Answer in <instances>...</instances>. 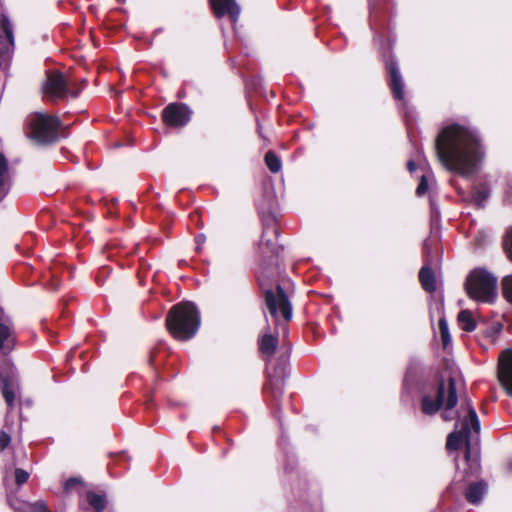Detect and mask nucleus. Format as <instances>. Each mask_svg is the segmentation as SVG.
<instances>
[{
	"instance_id": "obj_1",
	"label": "nucleus",
	"mask_w": 512,
	"mask_h": 512,
	"mask_svg": "<svg viewBox=\"0 0 512 512\" xmlns=\"http://www.w3.org/2000/svg\"><path fill=\"white\" fill-rule=\"evenodd\" d=\"M440 162L450 171L470 177L480 167L485 156L478 130L457 122L444 126L435 140Z\"/></svg>"
},
{
	"instance_id": "obj_2",
	"label": "nucleus",
	"mask_w": 512,
	"mask_h": 512,
	"mask_svg": "<svg viewBox=\"0 0 512 512\" xmlns=\"http://www.w3.org/2000/svg\"><path fill=\"white\" fill-rule=\"evenodd\" d=\"M458 402V396L455 386V380L452 376L448 377V383L445 384L441 379L429 391L423 393L421 398V411L425 415L436 414L441 407L443 411L441 417L444 421H451L455 418L461 419V414L454 408Z\"/></svg>"
},
{
	"instance_id": "obj_3",
	"label": "nucleus",
	"mask_w": 512,
	"mask_h": 512,
	"mask_svg": "<svg viewBox=\"0 0 512 512\" xmlns=\"http://www.w3.org/2000/svg\"><path fill=\"white\" fill-rule=\"evenodd\" d=\"M200 323V313L192 302H181L174 305L166 317L168 331L180 341L193 338Z\"/></svg>"
},
{
	"instance_id": "obj_4",
	"label": "nucleus",
	"mask_w": 512,
	"mask_h": 512,
	"mask_svg": "<svg viewBox=\"0 0 512 512\" xmlns=\"http://www.w3.org/2000/svg\"><path fill=\"white\" fill-rule=\"evenodd\" d=\"M467 295L481 303H493L497 297V278L484 268H475L465 281Z\"/></svg>"
},
{
	"instance_id": "obj_5",
	"label": "nucleus",
	"mask_w": 512,
	"mask_h": 512,
	"mask_svg": "<svg viewBox=\"0 0 512 512\" xmlns=\"http://www.w3.org/2000/svg\"><path fill=\"white\" fill-rule=\"evenodd\" d=\"M466 407L467 415L461 419V427L458 431L452 432L447 438L446 446L449 450H457L462 442L466 441L465 459L469 461L471 455L470 437L472 432L478 433L480 430V422L477 413L469 400L462 404Z\"/></svg>"
},
{
	"instance_id": "obj_6",
	"label": "nucleus",
	"mask_w": 512,
	"mask_h": 512,
	"mask_svg": "<svg viewBox=\"0 0 512 512\" xmlns=\"http://www.w3.org/2000/svg\"><path fill=\"white\" fill-rule=\"evenodd\" d=\"M28 136L38 143H50L57 139L60 120L53 115L34 113L27 119Z\"/></svg>"
},
{
	"instance_id": "obj_7",
	"label": "nucleus",
	"mask_w": 512,
	"mask_h": 512,
	"mask_svg": "<svg viewBox=\"0 0 512 512\" xmlns=\"http://www.w3.org/2000/svg\"><path fill=\"white\" fill-rule=\"evenodd\" d=\"M258 283L264 291L265 303L271 316L277 318L280 312L284 320L289 321L292 318V306L283 288L280 285H277L276 290L267 287L263 274L258 276Z\"/></svg>"
},
{
	"instance_id": "obj_8",
	"label": "nucleus",
	"mask_w": 512,
	"mask_h": 512,
	"mask_svg": "<svg viewBox=\"0 0 512 512\" xmlns=\"http://www.w3.org/2000/svg\"><path fill=\"white\" fill-rule=\"evenodd\" d=\"M81 89L75 88L74 84L58 71L48 73L43 85L44 94L53 99H63L69 96L75 98Z\"/></svg>"
},
{
	"instance_id": "obj_9",
	"label": "nucleus",
	"mask_w": 512,
	"mask_h": 512,
	"mask_svg": "<svg viewBox=\"0 0 512 512\" xmlns=\"http://www.w3.org/2000/svg\"><path fill=\"white\" fill-rule=\"evenodd\" d=\"M277 236L278 228L276 227L274 220H270L269 223L264 224L259 243V249L263 256H278L282 248L276 241Z\"/></svg>"
},
{
	"instance_id": "obj_10",
	"label": "nucleus",
	"mask_w": 512,
	"mask_h": 512,
	"mask_svg": "<svg viewBox=\"0 0 512 512\" xmlns=\"http://www.w3.org/2000/svg\"><path fill=\"white\" fill-rule=\"evenodd\" d=\"M191 117L189 108L181 103H171L162 112L163 121L173 127L185 126Z\"/></svg>"
},
{
	"instance_id": "obj_11",
	"label": "nucleus",
	"mask_w": 512,
	"mask_h": 512,
	"mask_svg": "<svg viewBox=\"0 0 512 512\" xmlns=\"http://www.w3.org/2000/svg\"><path fill=\"white\" fill-rule=\"evenodd\" d=\"M14 378V367L9 360L5 359L0 365V385L3 397L10 408L13 407L15 400V393L12 390Z\"/></svg>"
},
{
	"instance_id": "obj_12",
	"label": "nucleus",
	"mask_w": 512,
	"mask_h": 512,
	"mask_svg": "<svg viewBox=\"0 0 512 512\" xmlns=\"http://www.w3.org/2000/svg\"><path fill=\"white\" fill-rule=\"evenodd\" d=\"M0 25L2 30L0 34V58L5 61L10 58L14 51V26L5 15H2Z\"/></svg>"
},
{
	"instance_id": "obj_13",
	"label": "nucleus",
	"mask_w": 512,
	"mask_h": 512,
	"mask_svg": "<svg viewBox=\"0 0 512 512\" xmlns=\"http://www.w3.org/2000/svg\"><path fill=\"white\" fill-rule=\"evenodd\" d=\"M498 376L502 386L512 397V350H506L501 354Z\"/></svg>"
},
{
	"instance_id": "obj_14",
	"label": "nucleus",
	"mask_w": 512,
	"mask_h": 512,
	"mask_svg": "<svg viewBox=\"0 0 512 512\" xmlns=\"http://www.w3.org/2000/svg\"><path fill=\"white\" fill-rule=\"evenodd\" d=\"M210 5L217 18L228 15L234 23L239 18L240 7L235 0H210Z\"/></svg>"
},
{
	"instance_id": "obj_15",
	"label": "nucleus",
	"mask_w": 512,
	"mask_h": 512,
	"mask_svg": "<svg viewBox=\"0 0 512 512\" xmlns=\"http://www.w3.org/2000/svg\"><path fill=\"white\" fill-rule=\"evenodd\" d=\"M285 383L284 368L277 367L273 372L267 374V384L265 389L269 391L271 396L278 400L283 395Z\"/></svg>"
},
{
	"instance_id": "obj_16",
	"label": "nucleus",
	"mask_w": 512,
	"mask_h": 512,
	"mask_svg": "<svg viewBox=\"0 0 512 512\" xmlns=\"http://www.w3.org/2000/svg\"><path fill=\"white\" fill-rule=\"evenodd\" d=\"M387 70L390 75V88L396 100H404V82L400 74L397 62L390 58L386 62Z\"/></svg>"
},
{
	"instance_id": "obj_17",
	"label": "nucleus",
	"mask_w": 512,
	"mask_h": 512,
	"mask_svg": "<svg viewBox=\"0 0 512 512\" xmlns=\"http://www.w3.org/2000/svg\"><path fill=\"white\" fill-rule=\"evenodd\" d=\"M15 340L14 327L11 318L0 307V349H12Z\"/></svg>"
},
{
	"instance_id": "obj_18",
	"label": "nucleus",
	"mask_w": 512,
	"mask_h": 512,
	"mask_svg": "<svg viewBox=\"0 0 512 512\" xmlns=\"http://www.w3.org/2000/svg\"><path fill=\"white\" fill-rule=\"evenodd\" d=\"M8 503L16 512H50L44 501L31 503L18 499L17 497H9Z\"/></svg>"
},
{
	"instance_id": "obj_19",
	"label": "nucleus",
	"mask_w": 512,
	"mask_h": 512,
	"mask_svg": "<svg viewBox=\"0 0 512 512\" xmlns=\"http://www.w3.org/2000/svg\"><path fill=\"white\" fill-rule=\"evenodd\" d=\"M11 186V176L6 157L0 152V199L9 191Z\"/></svg>"
},
{
	"instance_id": "obj_20",
	"label": "nucleus",
	"mask_w": 512,
	"mask_h": 512,
	"mask_svg": "<svg viewBox=\"0 0 512 512\" xmlns=\"http://www.w3.org/2000/svg\"><path fill=\"white\" fill-rule=\"evenodd\" d=\"M487 491V484L484 481L471 483L465 493L466 499L471 504H478Z\"/></svg>"
},
{
	"instance_id": "obj_21",
	"label": "nucleus",
	"mask_w": 512,
	"mask_h": 512,
	"mask_svg": "<svg viewBox=\"0 0 512 512\" xmlns=\"http://www.w3.org/2000/svg\"><path fill=\"white\" fill-rule=\"evenodd\" d=\"M419 280L423 289L427 292L436 290V279L433 270L429 266H423L419 272Z\"/></svg>"
},
{
	"instance_id": "obj_22",
	"label": "nucleus",
	"mask_w": 512,
	"mask_h": 512,
	"mask_svg": "<svg viewBox=\"0 0 512 512\" xmlns=\"http://www.w3.org/2000/svg\"><path fill=\"white\" fill-rule=\"evenodd\" d=\"M278 344V338L272 334L265 333L259 340V349L267 357H271Z\"/></svg>"
},
{
	"instance_id": "obj_23",
	"label": "nucleus",
	"mask_w": 512,
	"mask_h": 512,
	"mask_svg": "<svg viewBox=\"0 0 512 512\" xmlns=\"http://www.w3.org/2000/svg\"><path fill=\"white\" fill-rule=\"evenodd\" d=\"M86 500L95 512H104L107 505V500L104 495H100L95 492H88L86 494Z\"/></svg>"
},
{
	"instance_id": "obj_24",
	"label": "nucleus",
	"mask_w": 512,
	"mask_h": 512,
	"mask_svg": "<svg viewBox=\"0 0 512 512\" xmlns=\"http://www.w3.org/2000/svg\"><path fill=\"white\" fill-rule=\"evenodd\" d=\"M458 322L464 331L472 332L476 328V323L473 319L472 313L468 310H462L458 314Z\"/></svg>"
},
{
	"instance_id": "obj_25",
	"label": "nucleus",
	"mask_w": 512,
	"mask_h": 512,
	"mask_svg": "<svg viewBox=\"0 0 512 512\" xmlns=\"http://www.w3.org/2000/svg\"><path fill=\"white\" fill-rule=\"evenodd\" d=\"M13 421L10 420L9 414H7L5 419V425L0 432V449L4 450L7 448L11 442V431H12Z\"/></svg>"
},
{
	"instance_id": "obj_26",
	"label": "nucleus",
	"mask_w": 512,
	"mask_h": 512,
	"mask_svg": "<svg viewBox=\"0 0 512 512\" xmlns=\"http://www.w3.org/2000/svg\"><path fill=\"white\" fill-rule=\"evenodd\" d=\"M265 163L272 173H277L282 168L281 159L272 150H270L266 153Z\"/></svg>"
},
{
	"instance_id": "obj_27",
	"label": "nucleus",
	"mask_w": 512,
	"mask_h": 512,
	"mask_svg": "<svg viewBox=\"0 0 512 512\" xmlns=\"http://www.w3.org/2000/svg\"><path fill=\"white\" fill-rule=\"evenodd\" d=\"M489 195L490 191L488 187L484 185L477 187L472 194V201L476 206L482 207L484 202L488 199Z\"/></svg>"
},
{
	"instance_id": "obj_28",
	"label": "nucleus",
	"mask_w": 512,
	"mask_h": 512,
	"mask_svg": "<svg viewBox=\"0 0 512 512\" xmlns=\"http://www.w3.org/2000/svg\"><path fill=\"white\" fill-rule=\"evenodd\" d=\"M438 326H439V331H440L443 345H444V347H446L450 343L451 337H450L447 321L444 317H441L439 319Z\"/></svg>"
},
{
	"instance_id": "obj_29",
	"label": "nucleus",
	"mask_w": 512,
	"mask_h": 512,
	"mask_svg": "<svg viewBox=\"0 0 512 512\" xmlns=\"http://www.w3.org/2000/svg\"><path fill=\"white\" fill-rule=\"evenodd\" d=\"M503 295L508 302L512 303V274L502 280Z\"/></svg>"
},
{
	"instance_id": "obj_30",
	"label": "nucleus",
	"mask_w": 512,
	"mask_h": 512,
	"mask_svg": "<svg viewBox=\"0 0 512 512\" xmlns=\"http://www.w3.org/2000/svg\"><path fill=\"white\" fill-rule=\"evenodd\" d=\"M29 479V473L26 470L17 468L15 470V481L18 486L25 484Z\"/></svg>"
},
{
	"instance_id": "obj_31",
	"label": "nucleus",
	"mask_w": 512,
	"mask_h": 512,
	"mask_svg": "<svg viewBox=\"0 0 512 512\" xmlns=\"http://www.w3.org/2000/svg\"><path fill=\"white\" fill-rule=\"evenodd\" d=\"M428 190V179L426 175H423L420 179V183L416 189L418 196H423Z\"/></svg>"
},
{
	"instance_id": "obj_32",
	"label": "nucleus",
	"mask_w": 512,
	"mask_h": 512,
	"mask_svg": "<svg viewBox=\"0 0 512 512\" xmlns=\"http://www.w3.org/2000/svg\"><path fill=\"white\" fill-rule=\"evenodd\" d=\"M505 249L509 256V258L512 260V229L507 233V237L505 239Z\"/></svg>"
},
{
	"instance_id": "obj_33",
	"label": "nucleus",
	"mask_w": 512,
	"mask_h": 512,
	"mask_svg": "<svg viewBox=\"0 0 512 512\" xmlns=\"http://www.w3.org/2000/svg\"><path fill=\"white\" fill-rule=\"evenodd\" d=\"M206 237L203 234H199L195 237V242L197 244V247L200 248V246L205 242Z\"/></svg>"
},
{
	"instance_id": "obj_34",
	"label": "nucleus",
	"mask_w": 512,
	"mask_h": 512,
	"mask_svg": "<svg viewBox=\"0 0 512 512\" xmlns=\"http://www.w3.org/2000/svg\"><path fill=\"white\" fill-rule=\"evenodd\" d=\"M506 197L510 202H512V182L508 186V189L506 191Z\"/></svg>"
},
{
	"instance_id": "obj_35",
	"label": "nucleus",
	"mask_w": 512,
	"mask_h": 512,
	"mask_svg": "<svg viewBox=\"0 0 512 512\" xmlns=\"http://www.w3.org/2000/svg\"><path fill=\"white\" fill-rule=\"evenodd\" d=\"M407 168H408V170H409V171H411V172L415 171V169H416V164H415V162H414V161H412V160L408 161V163H407Z\"/></svg>"
},
{
	"instance_id": "obj_36",
	"label": "nucleus",
	"mask_w": 512,
	"mask_h": 512,
	"mask_svg": "<svg viewBox=\"0 0 512 512\" xmlns=\"http://www.w3.org/2000/svg\"><path fill=\"white\" fill-rule=\"evenodd\" d=\"M76 483H77V479H69L65 483V489H69L73 484H76Z\"/></svg>"
},
{
	"instance_id": "obj_37",
	"label": "nucleus",
	"mask_w": 512,
	"mask_h": 512,
	"mask_svg": "<svg viewBox=\"0 0 512 512\" xmlns=\"http://www.w3.org/2000/svg\"><path fill=\"white\" fill-rule=\"evenodd\" d=\"M409 373L405 376V379H404V384L407 385L408 384V381H409Z\"/></svg>"
},
{
	"instance_id": "obj_38",
	"label": "nucleus",
	"mask_w": 512,
	"mask_h": 512,
	"mask_svg": "<svg viewBox=\"0 0 512 512\" xmlns=\"http://www.w3.org/2000/svg\"><path fill=\"white\" fill-rule=\"evenodd\" d=\"M424 248H425V249H427V248H428V240H426V241L424 242Z\"/></svg>"
}]
</instances>
